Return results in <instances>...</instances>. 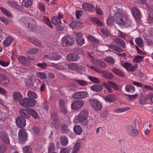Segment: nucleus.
Returning <instances> with one entry per match:
<instances>
[{
	"label": "nucleus",
	"mask_w": 153,
	"mask_h": 153,
	"mask_svg": "<svg viewBox=\"0 0 153 153\" xmlns=\"http://www.w3.org/2000/svg\"><path fill=\"white\" fill-rule=\"evenodd\" d=\"M113 42L116 45L111 44L107 45V46L111 49L119 53L124 51V50L120 47L123 48H126V44L122 39L119 38H115L113 39Z\"/></svg>",
	"instance_id": "nucleus-1"
},
{
	"label": "nucleus",
	"mask_w": 153,
	"mask_h": 153,
	"mask_svg": "<svg viewBox=\"0 0 153 153\" xmlns=\"http://www.w3.org/2000/svg\"><path fill=\"white\" fill-rule=\"evenodd\" d=\"M114 19L115 22L120 25H125L128 21L124 14L120 12H116L114 14Z\"/></svg>",
	"instance_id": "nucleus-2"
},
{
	"label": "nucleus",
	"mask_w": 153,
	"mask_h": 153,
	"mask_svg": "<svg viewBox=\"0 0 153 153\" xmlns=\"http://www.w3.org/2000/svg\"><path fill=\"white\" fill-rule=\"evenodd\" d=\"M28 134L26 130L24 128H21L19 131L18 140L21 144L25 143L28 140Z\"/></svg>",
	"instance_id": "nucleus-3"
},
{
	"label": "nucleus",
	"mask_w": 153,
	"mask_h": 153,
	"mask_svg": "<svg viewBox=\"0 0 153 153\" xmlns=\"http://www.w3.org/2000/svg\"><path fill=\"white\" fill-rule=\"evenodd\" d=\"M63 45L66 47L72 46L74 43V40L73 37L69 35L64 36L62 39Z\"/></svg>",
	"instance_id": "nucleus-4"
},
{
	"label": "nucleus",
	"mask_w": 153,
	"mask_h": 153,
	"mask_svg": "<svg viewBox=\"0 0 153 153\" xmlns=\"http://www.w3.org/2000/svg\"><path fill=\"white\" fill-rule=\"evenodd\" d=\"M28 22L25 25V27L29 28L33 31L36 29L37 28V23L35 20L32 18H29L28 19Z\"/></svg>",
	"instance_id": "nucleus-5"
},
{
	"label": "nucleus",
	"mask_w": 153,
	"mask_h": 153,
	"mask_svg": "<svg viewBox=\"0 0 153 153\" xmlns=\"http://www.w3.org/2000/svg\"><path fill=\"white\" fill-rule=\"evenodd\" d=\"M90 103L96 110L100 111L102 108L101 102L97 99H90L89 100Z\"/></svg>",
	"instance_id": "nucleus-6"
},
{
	"label": "nucleus",
	"mask_w": 153,
	"mask_h": 153,
	"mask_svg": "<svg viewBox=\"0 0 153 153\" xmlns=\"http://www.w3.org/2000/svg\"><path fill=\"white\" fill-rule=\"evenodd\" d=\"M84 104V102L83 101L75 100L71 104V108L73 110H79L83 107Z\"/></svg>",
	"instance_id": "nucleus-7"
},
{
	"label": "nucleus",
	"mask_w": 153,
	"mask_h": 153,
	"mask_svg": "<svg viewBox=\"0 0 153 153\" xmlns=\"http://www.w3.org/2000/svg\"><path fill=\"white\" fill-rule=\"evenodd\" d=\"M88 115V112L86 109L81 111L78 115L77 119L81 122H83L87 118Z\"/></svg>",
	"instance_id": "nucleus-8"
},
{
	"label": "nucleus",
	"mask_w": 153,
	"mask_h": 153,
	"mask_svg": "<svg viewBox=\"0 0 153 153\" xmlns=\"http://www.w3.org/2000/svg\"><path fill=\"white\" fill-rule=\"evenodd\" d=\"M87 92L85 91H80L74 94L73 97L76 99H82L87 97Z\"/></svg>",
	"instance_id": "nucleus-9"
},
{
	"label": "nucleus",
	"mask_w": 153,
	"mask_h": 153,
	"mask_svg": "<svg viewBox=\"0 0 153 153\" xmlns=\"http://www.w3.org/2000/svg\"><path fill=\"white\" fill-rule=\"evenodd\" d=\"M16 122L17 125L19 128H22L26 125V122L25 119L21 116H18L16 118Z\"/></svg>",
	"instance_id": "nucleus-10"
},
{
	"label": "nucleus",
	"mask_w": 153,
	"mask_h": 153,
	"mask_svg": "<svg viewBox=\"0 0 153 153\" xmlns=\"http://www.w3.org/2000/svg\"><path fill=\"white\" fill-rule=\"evenodd\" d=\"M0 137L3 142L6 144L10 143V139L7 133L5 131H3L0 132Z\"/></svg>",
	"instance_id": "nucleus-11"
},
{
	"label": "nucleus",
	"mask_w": 153,
	"mask_h": 153,
	"mask_svg": "<svg viewBox=\"0 0 153 153\" xmlns=\"http://www.w3.org/2000/svg\"><path fill=\"white\" fill-rule=\"evenodd\" d=\"M80 58L78 54H76L75 53H70L67 55L66 57L67 61L70 62L76 61Z\"/></svg>",
	"instance_id": "nucleus-12"
},
{
	"label": "nucleus",
	"mask_w": 153,
	"mask_h": 153,
	"mask_svg": "<svg viewBox=\"0 0 153 153\" xmlns=\"http://www.w3.org/2000/svg\"><path fill=\"white\" fill-rule=\"evenodd\" d=\"M0 83L5 87L9 84V79L5 75L0 74Z\"/></svg>",
	"instance_id": "nucleus-13"
},
{
	"label": "nucleus",
	"mask_w": 153,
	"mask_h": 153,
	"mask_svg": "<svg viewBox=\"0 0 153 153\" xmlns=\"http://www.w3.org/2000/svg\"><path fill=\"white\" fill-rule=\"evenodd\" d=\"M21 117L24 118L28 119L30 117V109H21L19 111Z\"/></svg>",
	"instance_id": "nucleus-14"
},
{
	"label": "nucleus",
	"mask_w": 153,
	"mask_h": 153,
	"mask_svg": "<svg viewBox=\"0 0 153 153\" xmlns=\"http://www.w3.org/2000/svg\"><path fill=\"white\" fill-rule=\"evenodd\" d=\"M65 103L64 101L62 99L59 100V106L60 110L61 112L64 114L67 113V110L65 107Z\"/></svg>",
	"instance_id": "nucleus-15"
},
{
	"label": "nucleus",
	"mask_w": 153,
	"mask_h": 153,
	"mask_svg": "<svg viewBox=\"0 0 153 153\" xmlns=\"http://www.w3.org/2000/svg\"><path fill=\"white\" fill-rule=\"evenodd\" d=\"M18 59L19 62L25 65H29L30 64V62L29 60V59L25 56H19Z\"/></svg>",
	"instance_id": "nucleus-16"
},
{
	"label": "nucleus",
	"mask_w": 153,
	"mask_h": 153,
	"mask_svg": "<svg viewBox=\"0 0 153 153\" xmlns=\"http://www.w3.org/2000/svg\"><path fill=\"white\" fill-rule=\"evenodd\" d=\"M132 13L135 20H139L140 19V14L138 9L135 7H133L132 10Z\"/></svg>",
	"instance_id": "nucleus-17"
},
{
	"label": "nucleus",
	"mask_w": 153,
	"mask_h": 153,
	"mask_svg": "<svg viewBox=\"0 0 153 153\" xmlns=\"http://www.w3.org/2000/svg\"><path fill=\"white\" fill-rule=\"evenodd\" d=\"M105 101L109 102H114L116 100V96L113 94L107 95L104 98Z\"/></svg>",
	"instance_id": "nucleus-18"
},
{
	"label": "nucleus",
	"mask_w": 153,
	"mask_h": 153,
	"mask_svg": "<svg viewBox=\"0 0 153 153\" xmlns=\"http://www.w3.org/2000/svg\"><path fill=\"white\" fill-rule=\"evenodd\" d=\"M101 73L102 74V76L107 79L112 80L114 78V76L111 73L107 71H102Z\"/></svg>",
	"instance_id": "nucleus-19"
},
{
	"label": "nucleus",
	"mask_w": 153,
	"mask_h": 153,
	"mask_svg": "<svg viewBox=\"0 0 153 153\" xmlns=\"http://www.w3.org/2000/svg\"><path fill=\"white\" fill-rule=\"evenodd\" d=\"M28 41L33 44L36 46L38 47H41L42 46V43L38 39L34 38H28Z\"/></svg>",
	"instance_id": "nucleus-20"
},
{
	"label": "nucleus",
	"mask_w": 153,
	"mask_h": 153,
	"mask_svg": "<svg viewBox=\"0 0 153 153\" xmlns=\"http://www.w3.org/2000/svg\"><path fill=\"white\" fill-rule=\"evenodd\" d=\"M22 97V95L20 92H15L13 94V100L14 102H19Z\"/></svg>",
	"instance_id": "nucleus-21"
},
{
	"label": "nucleus",
	"mask_w": 153,
	"mask_h": 153,
	"mask_svg": "<svg viewBox=\"0 0 153 153\" xmlns=\"http://www.w3.org/2000/svg\"><path fill=\"white\" fill-rule=\"evenodd\" d=\"M83 9L88 11H92L94 9V7L92 5L88 3H84L82 4Z\"/></svg>",
	"instance_id": "nucleus-22"
},
{
	"label": "nucleus",
	"mask_w": 153,
	"mask_h": 153,
	"mask_svg": "<svg viewBox=\"0 0 153 153\" xmlns=\"http://www.w3.org/2000/svg\"><path fill=\"white\" fill-rule=\"evenodd\" d=\"M91 89L96 92L101 91L103 89V87L99 84H95L92 86L91 87Z\"/></svg>",
	"instance_id": "nucleus-23"
},
{
	"label": "nucleus",
	"mask_w": 153,
	"mask_h": 153,
	"mask_svg": "<svg viewBox=\"0 0 153 153\" xmlns=\"http://www.w3.org/2000/svg\"><path fill=\"white\" fill-rule=\"evenodd\" d=\"M68 67L69 69L74 70H76L78 69L79 68V65L76 63H71L68 64Z\"/></svg>",
	"instance_id": "nucleus-24"
},
{
	"label": "nucleus",
	"mask_w": 153,
	"mask_h": 153,
	"mask_svg": "<svg viewBox=\"0 0 153 153\" xmlns=\"http://www.w3.org/2000/svg\"><path fill=\"white\" fill-rule=\"evenodd\" d=\"M87 37L89 40L93 44L97 45L100 43V41L99 40L91 35H88Z\"/></svg>",
	"instance_id": "nucleus-25"
},
{
	"label": "nucleus",
	"mask_w": 153,
	"mask_h": 153,
	"mask_svg": "<svg viewBox=\"0 0 153 153\" xmlns=\"http://www.w3.org/2000/svg\"><path fill=\"white\" fill-rule=\"evenodd\" d=\"M36 103V101L35 100L27 98V107H33L35 105Z\"/></svg>",
	"instance_id": "nucleus-26"
},
{
	"label": "nucleus",
	"mask_w": 153,
	"mask_h": 153,
	"mask_svg": "<svg viewBox=\"0 0 153 153\" xmlns=\"http://www.w3.org/2000/svg\"><path fill=\"white\" fill-rule=\"evenodd\" d=\"M74 131L76 134L79 135L82 133V130L79 125H76L74 126Z\"/></svg>",
	"instance_id": "nucleus-27"
},
{
	"label": "nucleus",
	"mask_w": 153,
	"mask_h": 153,
	"mask_svg": "<svg viewBox=\"0 0 153 153\" xmlns=\"http://www.w3.org/2000/svg\"><path fill=\"white\" fill-rule=\"evenodd\" d=\"M60 141L61 144L63 146H66L68 143V138L66 136L61 137H60Z\"/></svg>",
	"instance_id": "nucleus-28"
},
{
	"label": "nucleus",
	"mask_w": 153,
	"mask_h": 153,
	"mask_svg": "<svg viewBox=\"0 0 153 153\" xmlns=\"http://www.w3.org/2000/svg\"><path fill=\"white\" fill-rule=\"evenodd\" d=\"M13 40V38L10 36H8L6 38L5 40L3 42V44L5 46H8L11 44Z\"/></svg>",
	"instance_id": "nucleus-29"
},
{
	"label": "nucleus",
	"mask_w": 153,
	"mask_h": 153,
	"mask_svg": "<svg viewBox=\"0 0 153 153\" xmlns=\"http://www.w3.org/2000/svg\"><path fill=\"white\" fill-rule=\"evenodd\" d=\"M79 22L77 21H73L69 24V26L72 28L74 29H76L79 27Z\"/></svg>",
	"instance_id": "nucleus-30"
},
{
	"label": "nucleus",
	"mask_w": 153,
	"mask_h": 153,
	"mask_svg": "<svg viewBox=\"0 0 153 153\" xmlns=\"http://www.w3.org/2000/svg\"><path fill=\"white\" fill-rule=\"evenodd\" d=\"M43 22L51 28H53V27L51 24L50 20L46 16H44L43 18Z\"/></svg>",
	"instance_id": "nucleus-31"
},
{
	"label": "nucleus",
	"mask_w": 153,
	"mask_h": 153,
	"mask_svg": "<svg viewBox=\"0 0 153 153\" xmlns=\"http://www.w3.org/2000/svg\"><path fill=\"white\" fill-rule=\"evenodd\" d=\"M149 99L148 97V95L145 97L141 96L140 97V103L142 105L145 104Z\"/></svg>",
	"instance_id": "nucleus-32"
},
{
	"label": "nucleus",
	"mask_w": 153,
	"mask_h": 153,
	"mask_svg": "<svg viewBox=\"0 0 153 153\" xmlns=\"http://www.w3.org/2000/svg\"><path fill=\"white\" fill-rule=\"evenodd\" d=\"M114 15L113 16H109L107 19V23L108 25L111 26L112 25L114 22H115V20L114 19Z\"/></svg>",
	"instance_id": "nucleus-33"
},
{
	"label": "nucleus",
	"mask_w": 153,
	"mask_h": 153,
	"mask_svg": "<svg viewBox=\"0 0 153 153\" xmlns=\"http://www.w3.org/2000/svg\"><path fill=\"white\" fill-rule=\"evenodd\" d=\"M33 2V0H23L22 4L24 6L28 7L32 5Z\"/></svg>",
	"instance_id": "nucleus-34"
},
{
	"label": "nucleus",
	"mask_w": 153,
	"mask_h": 153,
	"mask_svg": "<svg viewBox=\"0 0 153 153\" xmlns=\"http://www.w3.org/2000/svg\"><path fill=\"white\" fill-rule=\"evenodd\" d=\"M112 71L116 74L121 76L123 77L125 76L122 71L117 68H114L112 69Z\"/></svg>",
	"instance_id": "nucleus-35"
},
{
	"label": "nucleus",
	"mask_w": 153,
	"mask_h": 153,
	"mask_svg": "<svg viewBox=\"0 0 153 153\" xmlns=\"http://www.w3.org/2000/svg\"><path fill=\"white\" fill-rule=\"evenodd\" d=\"M27 98L22 99L19 102V104L25 108H27Z\"/></svg>",
	"instance_id": "nucleus-36"
},
{
	"label": "nucleus",
	"mask_w": 153,
	"mask_h": 153,
	"mask_svg": "<svg viewBox=\"0 0 153 153\" xmlns=\"http://www.w3.org/2000/svg\"><path fill=\"white\" fill-rule=\"evenodd\" d=\"M135 42L140 48H142L143 46V41L142 39L140 38L136 39Z\"/></svg>",
	"instance_id": "nucleus-37"
},
{
	"label": "nucleus",
	"mask_w": 153,
	"mask_h": 153,
	"mask_svg": "<svg viewBox=\"0 0 153 153\" xmlns=\"http://www.w3.org/2000/svg\"><path fill=\"white\" fill-rule=\"evenodd\" d=\"M51 21L53 24L54 25H58L61 23L60 19L57 17H53L51 18Z\"/></svg>",
	"instance_id": "nucleus-38"
},
{
	"label": "nucleus",
	"mask_w": 153,
	"mask_h": 153,
	"mask_svg": "<svg viewBox=\"0 0 153 153\" xmlns=\"http://www.w3.org/2000/svg\"><path fill=\"white\" fill-rule=\"evenodd\" d=\"M30 114L35 119H37L39 117V115L37 112L35 110L30 109Z\"/></svg>",
	"instance_id": "nucleus-39"
},
{
	"label": "nucleus",
	"mask_w": 153,
	"mask_h": 153,
	"mask_svg": "<svg viewBox=\"0 0 153 153\" xmlns=\"http://www.w3.org/2000/svg\"><path fill=\"white\" fill-rule=\"evenodd\" d=\"M80 146V144L79 143H76L74 147V149L72 153H76L79 150V148Z\"/></svg>",
	"instance_id": "nucleus-40"
},
{
	"label": "nucleus",
	"mask_w": 153,
	"mask_h": 153,
	"mask_svg": "<svg viewBox=\"0 0 153 153\" xmlns=\"http://www.w3.org/2000/svg\"><path fill=\"white\" fill-rule=\"evenodd\" d=\"M36 75L37 76L41 79H46L47 78V76L45 73L38 72L36 73Z\"/></svg>",
	"instance_id": "nucleus-41"
},
{
	"label": "nucleus",
	"mask_w": 153,
	"mask_h": 153,
	"mask_svg": "<svg viewBox=\"0 0 153 153\" xmlns=\"http://www.w3.org/2000/svg\"><path fill=\"white\" fill-rule=\"evenodd\" d=\"M130 109V108L129 107H126L122 108H118L115 110V112L117 113H122L127 111Z\"/></svg>",
	"instance_id": "nucleus-42"
},
{
	"label": "nucleus",
	"mask_w": 153,
	"mask_h": 153,
	"mask_svg": "<svg viewBox=\"0 0 153 153\" xmlns=\"http://www.w3.org/2000/svg\"><path fill=\"white\" fill-rule=\"evenodd\" d=\"M38 51V49L36 48H33L30 49L29 50L27 51V53L30 54H34L37 53Z\"/></svg>",
	"instance_id": "nucleus-43"
},
{
	"label": "nucleus",
	"mask_w": 153,
	"mask_h": 153,
	"mask_svg": "<svg viewBox=\"0 0 153 153\" xmlns=\"http://www.w3.org/2000/svg\"><path fill=\"white\" fill-rule=\"evenodd\" d=\"M48 153L54 152L55 150V145L52 143H50L48 146Z\"/></svg>",
	"instance_id": "nucleus-44"
},
{
	"label": "nucleus",
	"mask_w": 153,
	"mask_h": 153,
	"mask_svg": "<svg viewBox=\"0 0 153 153\" xmlns=\"http://www.w3.org/2000/svg\"><path fill=\"white\" fill-rule=\"evenodd\" d=\"M27 96L30 98L32 99H36L37 97V95L36 94L32 91H29L27 93Z\"/></svg>",
	"instance_id": "nucleus-45"
},
{
	"label": "nucleus",
	"mask_w": 153,
	"mask_h": 153,
	"mask_svg": "<svg viewBox=\"0 0 153 153\" xmlns=\"http://www.w3.org/2000/svg\"><path fill=\"white\" fill-rule=\"evenodd\" d=\"M61 128L62 132L64 133H68L70 131L67 126L65 124L62 125Z\"/></svg>",
	"instance_id": "nucleus-46"
},
{
	"label": "nucleus",
	"mask_w": 153,
	"mask_h": 153,
	"mask_svg": "<svg viewBox=\"0 0 153 153\" xmlns=\"http://www.w3.org/2000/svg\"><path fill=\"white\" fill-rule=\"evenodd\" d=\"M75 82L82 86H86L88 84L87 82L82 80L76 79L75 80Z\"/></svg>",
	"instance_id": "nucleus-47"
},
{
	"label": "nucleus",
	"mask_w": 153,
	"mask_h": 153,
	"mask_svg": "<svg viewBox=\"0 0 153 153\" xmlns=\"http://www.w3.org/2000/svg\"><path fill=\"white\" fill-rule=\"evenodd\" d=\"M122 66L125 68L127 70L130 71V69L132 66V64L128 62H125L121 64Z\"/></svg>",
	"instance_id": "nucleus-48"
},
{
	"label": "nucleus",
	"mask_w": 153,
	"mask_h": 153,
	"mask_svg": "<svg viewBox=\"0 0 153 153\" xmlns=\"http://www.w3.org/2000/svg\"><path fill=\"white\" fill-rule=\"evenodd\" d=\"M34 81L32 79H29L26 82V85L28 88H31L34 86Z\"/></svg>",
	"instance_id": "nucleus-49"
},
{
	"label": "nucleus",
	"mask_w": 153,
	"mask_h": 153,
	"mask_svg": "<svg viewBox=\"0 0 153 153\" xmlns=\"http://www.w3.org/2000/svg\"><path fill=\"white\" fill-rule=\"evenodd\" d=\"M0 9L1 11L6 15L9 17L11 16V14L9 11L2 7H1Z\"/></svg>",
	"instance_id": "nucleus-50"
},
{
	"label": "nucleus",
	"mask_w": 153,
	"mask_h": 153,
	"mask_svg": "<svg viewBox=\"0 0 153 153\" xmlns=\"http://www.w3.org/2000/svg\"><path fill=\"white\" fill-rule=\"evenodd\" d=\"M59 121L57 119H55L53 120L52 123V124L53 126L56 128H58L59 127Z\"/></svg>",
	"instance_id": "nucleus-51"
},
{
	"label": "nucleus",
	"mask_w": 153,
	"mask_h": 153,
	"mask_svg": "<svg viewBox=\"0 0 153 153\" xmlns=\"http://www.w3.org/2000/svg\"><path fill=\"white\" fill-rule=\"evenodd\" d=\"M32 149L29 146H26L23 148V152L25 153H32Z\"/></svg>",
	"instance_id": "nucleus-52"
},
{
	"label": "nucleus",
	"mask_w": 153,
	"mask_h": 153,
	"mask_svg": "<svg viewBox=\"0 0 153 153\" xmlns=\"http://www.w3.org/2000/svg\"><path fill=\"white\" fill-rule=\"evenodd\" d=\"M88 78L92 82L94 83H100V82L99 80L97 78L91 76H89Z\"/></svg>",
	"instance_id": "nucleus-53"
},
{
	"label": "nucleus",
	"mask_w": 153,
	"mask_h": 153,
	"mask_svg": "<svg viewBox=\"0 0 153 153\" xmlns=\"http://www.w3.org/2000/svg\"><path fill=\"white\" fill-rule=\"evenodd\" d=\"M105 60L108 63H110L111 64H113L114 62V59L112 57L110 56H107L105 58Z\"/></svg>",
	"instance_id": "nucleus-54"
},
{
	"label": "nucleus",
	"mask_w": 153,
	"mask_h": 153,
	"mask_svg": "<svg viewBox=\"0 0 153 153\" xmlns=\"http://www.w3.org/2000/svg\"><path fill=\"white\" fill-rule=\"evenodd\" d=\"M51 60H57L60 59V56L56 53L51 54Z\"/></svg>",
	"instance_id": "nucleus-55"
},
{
	"label": "nucleus",
	"mask_w": 153,
	"mask_h": 153,
	"mask_svg": "<svg viewBox=\"0 0 153 153\" xmlns=\"http://www.w3.org/2000/svg\"><path fill=\"white\" fill-rule=\"evenodd\" d=\"M108 83L110 84V87H111L115 90H117L119 88V87L114 82L110 81H108Z\"/></svg>",
	"instance_id": "nucleus-56"
},
{
	"label": "nucleus",
	"mask_w": 153,
	"mask_h": 153,
	"mask_svg": "<svg viewBox=\"0 0 153 153\" xmlns=\"http://www.w3.org/2000/svg\"><path fill=\"white\" fill-rule=\"evenodd\" d=\"M68 87L70 90H74L77 88V86L75 83H71L68 85Z\"/></svg>",
	"instance_id": "nucleus-57"
},
{
	"label": "nucleus",
	"mask_w": 153,
	"mask_h": 153,
	"mask_svg": "<svg viewBox=\"0 0 153 153\" xmlns=\"http://www.w3.org/2000/svg\"><path fill=\"white\" fill-rule=\"evenodd\" d=\"M143 56L138 55L135 57L134 59V60L137 62H139L143 60Z\"/></svg>",
	"instance_id": "nucleus-58"
},
{
	"label": "nucleus",
	"mask_w": 153,
	"mask_h": 153,
	"mask_svg": "<svg viewBox=\"0 0 153 153\" xmlns=\"http://www.w3.org/2000/svg\"><path fill=\"white\" fill-rule=\"evenodd\" d=\"M138 133L139 132L138 131L137 129L134 128L129 134L132 136L135 137L137 136Z\"/></svg>",
	"instance_id": "nucleus-59"
},
{
	"label": "nucleus",
	"mask_w": 153,
	"mask_h": 153,
	"mask_svg": "<svg viewBox=\"0 0 153 153\" xmlns=\"http://www.w3.org/2000/svg\"><path fill=\"white\" fill-rule=\"evenodd\" d=\"M76 40L78 45H82L85 43V40L83 38H77Z\"/></svg>",
	"instance_id": "nucleus-60"
},
{
	"label": "nucleus",
	"mask_w": 153,
	"mask_h": 153,
	"mask_svg": "<svg viewBox=\"0 0 153 153\" xmlns=\"http://www.w3.org/2000/svg\"><path fill=\"white\" fill-rule=\"evenodd\" d=\"M36 65L41 68H45L47 66V64L45 63H38Z\"/></svg>",
	"instance_id": "nucleus-61"
},
{
	"label": "nucleus",
	"mask_w": 153,
	"mask_h": 153,
	"mask_svg": "<svg viewBox=\"0 0 153 153\" xmlns=\"http://www.w3.org/2000/svg\"><path fill=\"white\" fill-rule=\"evenodd\" d=\"M98 64L102 68H105L107 66L106 64L101 60H100L98 62Z\"/></svg>",
	"instance_id": "nucleus-62"
},
{
	"label": "nucleus",
	"mask_w": 153,
	"mask_h": 153,
	"mask_svg": "<svg viewBox=\"0 0 153 153\" xmlns=\"http://www.w3.org/2000/svg\"><path fill=\"white\" fill-rule=\"evenodd\" d=\"M7 3L12 7L16 8H17L19 6V5L16 4L15 3H14L10 1H7Z\"/></svg>",
	"instance_id": "nucleus-63"
},
{
	"label": "nucleus",
	"mask_w": 153,
	"mask_h": 153,
	"mask_svg": "<svg viewBox=\"0 0 153 153\" xmlns=\"http://www.w3.org/2000/svg\"><path fill=\"white\" fill-rule=\"evenodd\" d=\"M71 150L68 148H63L60 151V153H70Z\"/></svg>",
	"instance_id": "nucleus-64"
}]
</instances>
